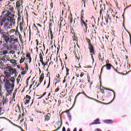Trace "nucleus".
I'll return each mask as SVG.
<instances>
[{"mask_svg":"<svg viewBox=\"0 0 131 131\" xmlns=\"http://www.w3.org/2000/svg\"><path fill=\"white\" fill-rule=\"evenodd\" d=\"M86 40L89 46L92 45V43L91 42V39L86 37Z\"/></svg>","mask_w":131,"mask_h":131,"instance_id":"cd10ccee","label":"nucleus"},{"mask_svg":"<svg viewBox=\"0 0 131 131\" xmlns=\"http://www.w3.org/2000/svg\"><path fill=\"white\" fill-rule=\"evenodd\" d=\"M29 99H27L26 100V102L25 103V105H26V104H29Z\"/></svg>","mask_w":131,"mask_h":131,"instance_id":"6e6d98bb","label":"nucleus"},{"mask_svg":"<svg viewBox=\"0 0 131 131\" xmlns=\"http://www.w3.org/2000/svg\"><path fill=\"white\" fill-rule=\"evenodd\" d=\"M81 94L84 95L85 96V97H86L88 99H90L91 100H94L95 101H96V102H100V101L97 100L96 99H95L94 98H93L88 96V95H86V94H85V93H84V92H79V93H78L75 98V101H76V99H77V97H78V96H79V95H81Z\"/></svg>","mask_w":131,"mask_h":131,"instance_id":"39448f33","label":"nucleus"},{"mask_svg":"<svg viewBox=\"0 0 131 131\" xmlns=\"http://www.w3.org/2000/svg\"><path fill=\"white\" fill-rule=\"evenodd\" d=\"M0 54L1 55H7V54H8V51L7 50H4L3 52H1Z\"/></svg>","mask_w":131,"mask_h":131,"instance_id":"c85d7f7f","label":"nucleus"},{"mask_svg":"<svg viewBox=\"0 0 131 131\" xmlns=\"http://www.w3.org/2000/svg\"><path fill=\"white\" fill-rule=\"evenodd\" d=\"M61 82V80L60 79L56 80V82H55V85H56L57 83H59V82Z\"/></svg>","mask_w":131,"mask_h":131,"instance_id":"de8ad7c7","label":"nucleus"},{"mask_svg":"<svg viewBox=\"0 0 131 131\" xmlns=\"http://www.w3.org/2000/svg\"><path fill=\"white\" fill-rule=\"evenodd\" d=\"M10 74H15L14 77L9 75H5L0 76V85H3L7 93L12 94L15 87V78L17 77V70L16 69L11 68L9 71Z\"/></svg>","mask_w":131,"mask_h":131,"instance_id":"f257e3e1","label":"nucleus"},{"mask_svg":"<svg viewBox=\"0 0 131 131\" xmlns=\"http://www.w3.org/2000/svg\"><path fill=\"white\" fill-rule=\"evenodd\" d=\"M9 18H10V24L9 26H15V24H16L15 19L11 17V15Z\"/></svg>","mask_w":131,"mask_h":131,"instance_id":"ddd939ff","label":"nucleus"},{"mask_svg":"<svg viewBox=\"0 0 131 131\" xmlns=\"http://www.w3.org/2000/svg\"><path fill=\"white\" fill-rule=\"evenodd\" d=\"M19 40H20V42L21 43H23V38H22V35L20 33V32H18Z\"/></svg>","mask_w":131,"mask_h":131,"instance_id":"5701e85b","label":"nucleus"},{"mask_svg":"<svg viewBox=\"0 0 131 131\" xmlns=\"http://www.w3.org/2000/svg\"><path fill=\"white\" fill-rule=\"evenodd\" d=\"M49 31L51 35V40L54 39V35H53V31H52V29H49Z\"/></svg>","mask_w":131,"mask_h":131,"instance_id":"393cba45","label":"nucleus"},{"mask_svg":"<svg viewBox=\"0 0 131 131\" xmlns=\"http://www.w3.org/2000/svg\"><path fill=\"white\" fill-rule=\"evenodd\" d=\"M80 24L81 26L82 27H85V32L88 31V24H86V22L84 21L83 19H80Z\"/></svg>","mask_w":131,"mask_h":131,"instance_id":"423d86ee","label":"nucleus"},{"mask_svg":"<svg viewBox=\"0 0 131 131\" xmlns=\"http://www.w3.org/2000/svg\"><path fill=\"white\" fill-rule=\"evenodd\" d=\"M83 75H84V73H81V74L80 75V77H82V76H83Z\"/></svg>","mask_w":131,"mask_h":131,"instance_id":"052dcab7","label":"nucleus"},{"mask_svg":"<svg viewBox=\"0 0 131 131\" xmlns=\"http://www.w3.org/2000/svg\"><path fill=\"white\" fill-rule=\"evenodd\" d=\"M67 116L69 118V121H71L72 120L71 114L70 113L67 114Z\"/></svg>","mask_w":131,"mask_h":131,"instance_id":"7c9ffc66","label":"nucleus"},{"mask_svg":"<svg viewBox=\"0 0 131 131\" xmlns=\"http://www.w3.org/2000/svg\"><path fill=\"white\" fill-rule=\"evenodd\" d=\"M99 57H100L101 61H102V62H103L104 61V56L101 55V54H100Z\"/></svg>","mask_w":131,"mask_h":131,"instance_id":"4c0bfd02","label":"nucleus"},{"mask_svg":"<svg viewBox=\"0 0 131 131\" xmlns=\"http://www.w3.org/2000/svg\"><path fill=\"white\" fill-rule=\"evenodd\" d=\"M2 103H0V115L4 113L3 112H2V111H1L2 110Z\"/></svg>","mask_w":131,"mask_h":131,"instance_id":"37998d69","label":"nucleus"},{"mask_svg":"<svg viewBox=\"0 0 131 131\" xmlns=\"http://www.w3.org/2000/svg\"><path fill=\"white\" fill-rule=\"evenodd\" d=\"M114 68V70H115V71H116V72H117V73H119V74H121V73L118 72V71L117 70H116V69H115L114 68Z\"/></svg>","mask_w":131,"mask_h":131,"instance_id":"3c124183","label":"nucleus"},{"mask_svg":"<svg viewBox=\"0 0 131 131\" xmlns=\"http://www.w3.org/2000/svg\"><path fill=\"white\" fill-rule=\"evenodd\" d=\"M41 53H39V58H40V62L41 61H43V52H42V50H41Z\"/></svg>","mask_w":131,"mask_h":131,"instance_id":"aec40b11","label":"nucleus"},{"mask_svg":"<svg viewBox=\"0 0 131 131\" xmlns=\"http://www.w3.org/2000/svg\"><path fill=\"white\" fill-rule=\"evenodd\" d=\"M20 79H21V75H19L16 79L17 83H19V82H20Z\"/></svg>","mask_w":131,"mask_h":131,"instance_id":"c756f323","label":"nucleus"},{"mask_svg":"<svg viewBox=\"0 0 131 131\" xmlns=\"http://www.w3.org/2000/svg\"><path fill=\"white\" fill-rule=\"evenodd\" d=\"M7 20V19L6 18V17L4 18L3 19H2L0 18V34H2V31H3V30H2V26H3V25H4V23H5L6 22V20Z\"/></svg>","mask_w":131,"mask_h":131,"instance_id":"6e6552de","label":"nucleus"},{"mask_svg":"<svg viewBox=\"0 0 131 131\" xmlns=\"http://www.w3.org/2000/svg\"><path fill=\"white\" fill-rule=\"evenodd\" d=\"M105 19L107 24H108V23H112L111 16H110L109 14L106 15Z\"/></svg>","mask_w":131,"mask_h":131,"instance_id":"9d476101","label":"nucleus"},{"mask_svg":"<svg viewBox=\"0 0 131 131\" xmlns=\"http://www.w3.org/2000/svg\"><path fill=\"white\" fill-rule=\"evenodd\" d=\"M40 62L41 63L42 65L43 66H44V67H46V64L45 63V62H43V60H42V61H40Z\"/></svg>","mask_w":131,"mask_h":131,"instance_id":"49530a36","label":"nucleus"},{"mask_svg":"<svg viewBox=\"0 0 131 131\" xmlns=\"http://www.w3.org/2000/svg\"><path fill=\"white\" fill-rule=\"evenodd\" d=\"M12 68L11 67H6L5 68V69H6V71H9L11 70Z\"/></svg>","mask_w":131,"mask_h":131,"instance_id":"473e14b6","label":"nucleus"},{"mask_svg":"<svg viewBox=\"0 0 131 131\" xmlns=\"http://www.w3.org/2000/svg\"><path fill=\"white\" fill-rule=\"evenodd\" d=\"M50 20L52 21H54V16L53 15L51 16V17H50Z\"/></svg>","mask_w":131,"mask_h":131,"instance_id":"4d7b16f0","label":"nucleus"},{"mask_svg":"<svg viewBox=\"0 0 131 131\" xmlns=\"http://www.w3.org/2000/svg\"><path fill=\"white\" fill-rule=\"evenodd\" d=\"M82 3L84 5V7L85 8V1L82 0Z\"/></svg>","mask_w":131,"mask_h":131,"instance_id":"864d4df0","label":"nucleus"},{"mask_svg":"<svg viewBox=\"0 0 131 131\" xmlns=\"http://www.w3.org/2000/svg\"><path fill=\"white\" fill-rule=\"evenodd\" d=\"M28 65L27 64H26V71H28Z\"/></svg>","mask_w":131,"mask_h":131,"instance_id":"13d9d810","label":"nucleus"},{"mask_svg":"<svg viewBox=\"0 0 131 131\" xmlns=\"http://www.w3.org/2000/svg\"><path fill=\"white\" fill-rule=\"evenodd\" d=\"M36 46L37 47V46H38V45H39L38 40V39H36Z\"/></svg>","mask_w":131,"mask_h":131,"instance_id":"e2e57ef3","label":"nucleus"},{"mask_svg":"<svg viewBox=\"0 0 131 131\" xmlns=\"http://www.w3.org/2000/svg\"><path fill=\"white\" fill-rule=\"evenodd\" d=\"M26 57L27 58H28V59H29V58H31L30 53L29 52L27 53L26 55Z\"/></svg>","mask_w":131,"mask_h":131,"instance_id":"c9c22d12","label":"nucleus"},{"mask_svg":"<svg viewBox=\"0 0 131 131\" xmlns=\"http://www.w3.org/2000/svg\"><path fill=\"white\" fill-rule=\"evenodd\" d=\"M24 61H25V53H23L22 56L19 61L20 64H22V63H23V62H24Z\"/></svg>","mask_w":131,"mask_h":131,"instance_id":"f3484780","label":"nucleus"},{"mask_svg":"<svg viewBox=\"0 0 131 131\" xmlns=\"http://www.w3.org/2000/svg\"><path fill=\"white\" fill-rule=\"evenodd\" d=\"M104 90H106V91H110L111 92H113V93H114V98L110 102L108 103V104H111L112 102H113L114 99H115V92H114V91L111 89H109L108 88H104Z\"/></svg>","mask_w":131,"mask_h":131,"instance_id":"2eb2a0df","label":"nucleus"},{"mask_svg":"<svg viewBox=\"0 0 131 131\" xmlns=\"http://www.w3.org/2000/svg\"><path fill=\"white\" fill-rule=\"evenodd\" d=\"M70 110H71V108H70L68 110L65 111L63 112L62 113H68V114L69 113H69V112H70Z\"/></svg>","mask_w":131,"mask_h":131,"instance_id":"58836bf2","label":"nucleus"},{"mask_svg":"<svg viewBox=\"0 0 131 131\" xmlns=\"http://www.w3.org/2000/svg\"><path fill=\"white\" fill-rule=\"evenodd\" d=\"M27 73V71H23L21 72V75H24L26 74Z\"/></svg>","mask_w":131,"mask_h":131,"instance_id":"79ce46f5","label":"nucleus"},{"mask_svg":"<svg viewBox=\"0 0 131 131\" xmlns=\"http://www.w3.org/2000/svg\"><path fill=\"white\" fill-rule=\"evenodd\" d=\"M96 131H102L101 129L97 128L95 129Z\"/></svg>","mask_w":131,"mask_h":131,"instance_id":"774afa93","label":"nucleus"},{"mask_svg":"<svg viewBox=\"0 0 131 131\" xmlns=\"http://www.w3.org/2000/svg\"><path fill=\"white\" fill-rule=\"evenodd\" d=\"M50 115H51V114L50 113L47 114V115L45 116V121H49V120L50 118Z\"/></svg>","mask_w":131,"mask_h":131,"instance_id":"412c9836","label":"nucleus"},{"mask_svg":"<svg viewBox=\"0 0 131 131\" xmlns=\"http://www.w3.org/2000/svg\"><path fill=\"white\" fill-rule=\"evenodd\" d=\"M35 28H36L37 31V33H39V31H38V28H37V27H36V26H35Z\"/></svg>","mask_w":131,"mask_h":131,"instance_id":"680f3d73","label":"nucleus"},{"mask_svg":"<svg viewBox=\"0 0 131 131\" xmlns=\"http://www.w3.org/2000/svg\"><path fill=\"white\" fill-rule=\"evenodd\" d=\"M72 22H73V18H72V17H71V19H70V23H72Z\"/></svg>","mask_w":131,"mask_h":131,"instance_id":"69168bd1","label":"nucleus"},{"mask_svg":"<svg viewBox=\"0 0 131 131\" xmlns=\"http://www.w3.org/2000/svg\"><path fill=\"white\" fill-rule=\"evenodd\" d=\"M21 6H22V1H18L16 3V7L17 10H20V8H21Z\"/></svg>","mask_w":131,"mask_h":131,"instance_id":"f8f14e48","label":"nucleus"},{"mask_svg":"<svg viewBox=\"0 0 131 131\" xmlns=\"http://www.w3.org/2000/svg\"><path fill=\"white\" fill-rule=\"evenodd\" d=\"M53 25H54V20H50L49 25V29H52V27L53 26Z\"/></svg>","mask_w":131,"mask_h":131,"instance_id":"4be33fe9","label":"nucleus"},{"mask_svg":"<svg viewBox=\"0 0 131 131\" xmlns=\"http://www.w3.org/2000/svg\"><path fill=\"white\" fill-rule=\"evenodd\" d=\"M11 54H12V55H14V54H15V51L11 50L10 51Z\"/></svg>","mask_w":131,"mask_h":131,"instance_id":"0e129e2a","label":"nucleus"},{"mask_svg":"<svg viewBox=\"0 0 131 131\" xmlns=\"http://www.w3.org/2000/svg\"><path fill=\"white\" fill-rule=\"evenodd\" d=\"M106 67V69L107 70H110L111 69V67H113V68H114V67H113V66H112L111 64H106L104 66H103L102 68H101V73L103 71V69H104V68Z\"/></svg>","mask_w":131,"mask_h":131,"instance_id":"0eeeda50","label":"nucleus"},{"mask_svg":"<svg viewBox=\"0 0 131 131\" xmlns=\"http://www.w3.org/2000/svg\"><path fill=\"white\" fill-rule=\"evenodd\" d=\"M2 34L3 35V38H4L6 42H8V41H10V39L11 38V37H14V35L10 36V35H9V34L6 32H3Z\"/></svg>","mask_w":131,"mask_h":131,"instance_id":"7ed1b4c3","label":"nucleus"},{"mask_svg":"<svg viewBox=\"0 0 131 131\" xmlns=\"http://www.w3.org/2000/svg\"><path fill=\"white\" fill-rule=\"evenodd\" d=\"M76 57L78 60H79V59H80V55H79V53L76 54Z\"/></svg>","mask_w":131,"mask_h":131,"instance_id":"e433bc0d","label":"nucleus"},{"mask_svg":"<svg viewBox=\"0 0 131 131\" xmlns=\"http://www.w3.org/2000/svg\"><path fill=\"white\" fill-rule=\"evenodd\" d=\"M45 78V74H43V73H42L40 77H39V83L38 84V85H37V88H38L39 85H40V84L42 82V81H43V79Z\"/></svg>","mask_w":131,"mask_h":131,"instance_id":"1a4fd4ad","label":"nucleus"},{"mask_svg":"<svg viewBox=\"0 0 131 131\" xmlns=\"http://www.w3.org/2000/svg\"><path fill=\"white\" fill-rule=\"evenodd\" d=\"M28 59L29 61V63H31V57L29 58Z\"/></svg>","mask_w":131,"mask_h":131,"instance_id":"338daca9","label":"nucleus"},{"mask_svg":"<svg viewBox=\"0 0 131 131\" xmlns=\"http://www.w3.org/2000/svg\"><path fill=\"white\" fill-rule=\"evenodd\" d=\"M66 67V72H67L66 76H68V75H69V69H68V68H66V67Z\"/></svg>","mask_w":131,"mask_h":131,"instance_id":"72a5a7b5","label":"nucleus"},{"mask_svg":"<svg viewBox=\"0 0 131 131\" xmlns=\"http://www.w3.org/2000/svg\"><path fill=\"white\" fill-rule=\"evenodd\" d=\"M14 32H15V30H14V29H12V30H11L10 31V33H14Z\"/></svg>","mask_w":131,"mask_h":131,"instance_id":"bf43d9fd","label":"nucleus"},{"mask_svg":"<svg viewBox=\"0 0 131 131\" xmlns=\"http://www.w3.org/2000/svg\"><path fill=\"white\" fill-rule=\"evenodd\" d=\"M47 105H49L50 108H52L53 106H55L56 105V103L54 101V100H50L49 102H48Z\"/></svg>","mask_w":131,"mask_h":131,"instance_id":"4468645a","label":"nucleus"},{"mask_svg":"<svg viewBox=\"0 0 131 131\" xmlns=\"http://www.w3.org/2000/svg\"><path fill=\"white\" fill-rule=\"evenodd\" d=\"M9 41L11 42V43H12V45H15V43L19 42V41H18V38H17L14 39V38L10 37V40Z\"/></svg>","mask_w":131,"mask_h":131,"instance_id":"9b49d317","label":"nucleus"},{"mask_svg":"<svg viewBox=\"0 0 131 131\" xmlns=\"http://www.w3.org/2000/svg\"><path fill=\"white\" fill-rule=\"evenodd\" d=\"M84 11L82 10L81 11V17L80 20H83V16H84V13H83Z\"/></svg>","mask_w":131,"mask_h":131,"instance_id":"b1692460","label":"nucleus"},{"mask_svg":"<svg viewBox=\"0 0 131 131\" xmlns=\"http://www.w3.org/2000/svg\"><path fill=\"white\" fill-rule=\"evenodd\" d=\"M105 123H114V122L112 121V120H106L104 121Z\"/></svg>","mask_w":131,"mask_h":131,"instance_id":"a878e982","label":"nucleus"},{"mask_svg":"<svg viewBox=\"0 0 131 131\" xmlns=\"http://www.w3.org/2000/svg\"><path fill=\"white\" fill-rule=\"evenodd\" d=\"M10 4H11V2H10V1H8L7 2H6V6H9V5H10Z\"/></svg>","mask_w":131,"mask_h":131,"instance_id":"603ef678","label":"nucleus"},{"mask_svg":"<svg viewBox=\"0 0 131 131\" xmlns=\"http://www.w3.org/2000/svg\"><path fill=\"white\" fill-rule=\"evenodd\" d=\"M46 94H47V92H45L41 96L38 97V99H41V98H42V97H44L45 96H46Z\"/></svg>","mask_w":131,"mask_h":131,"instance_id":"ea45409f","label":"nucleus"},{"mask_svg":"<svg viewBox=\"0 0 131 131\" xmlns=\"http://www.w3.org/2000/svg\"><path fill=\"white\" fill-rule=\"evenodd\" d=\"M59 87L58 86L57 88H56L55 90V93H58L59 92V91H60V89L59 88Z\"/></svg>","mask_w":131,"mask_h":131,"instance_id":"c03bdc74","label":"nucleus"},{"mask_svg":"<svg viewBox=\"0 0 131 131\" xmlns=\"http://www.w3.org/2000/svg\"><path fill=\"white\" fill-rule=\"evenodd\" d=\"M100 92L101 93H102V94H105V91L104 90V89L100 88Z\"/></svg>","mask_w":131,"mask_h":131,"instance_id":"09e8293b","label":"nucleus"},{"mask_svg":"<svg viewBox=\"0 0 131 131\" xmlns=\"http://www.w3.org/2000/svg\"><path fill=\"white\" fill-rule=\"evenodd\" d=\"M50 85H51V77H49V83L47 87V89H49L50 88Z\"/></svg>","mask_w":131,"mask_h":131,"instance_id":"f704fd0d","label":"nucleus"},{"mask_svg":"<svg viewBox=\"0 0 131 131\" xmlns=\"http://www.w3.org/2000/svg\"><path fill=\"white\" fill-rule=\"evenodd\" d=\"M10 61V63L13 64V67H16V65H17V61L15 59H11Z\"/></svg>","mask_w":131,"mask_h":131,"instance_id":"6ab92c4d","label":"nucleus"},{"mask_svg":"<svg viewBox=\"0 0 131 131\" xmlns=\"http://www.w3.org/2000/svg\"><path fill=\"white\" fill-rule=\"evenodd\" d=\"M16 110H18L19 111H20V110H21V107H20V106H19V105H17V107H16Z\"/></svg>","mask_w":131,"mask_h":131,"instance_id":"a18cd8bd","label":"nucleus"},{"mask_svg":"<svg viewBox=\"0 0 131 131\" xmlns=\"http://www.w3.org/2000/svg\"><path fill=\"white\" fill-rule=\"evenodd\" d=\"M14 11V7L11 5H5V8L4 11L2 12L3 16L4 17H11V15L13 13H15Z\"/></svg>","mask_w":131,"mask_h":131,"instance_id":"f03ea898","label":"nucleus"},{"mask_svg":"<svg viewBox=\"0 0 131 131\" xmlns=\"http://www.w3.org/2000/svg\"><path fill=\"white\" fill-rule=\"evenodd\" d=\"M25 99H28V100H30V99H31V97H30V96L27 95L26 96V98L25 97Z\"/></svg>","mask_w":131,"mask_h":131,"instance_id":"a19ab883","label":"nucleus"},{"mask_svg":"<svg viewBox=\"0 0 131 131\" xmlns=\"http://www.w3.org/2000/svg\"><path fill=\"white\" fill-rule=\"evenodd\" d=\"M17 15L18 16L17 21L19 22V21H21V12H20V9H17Z\"/></svg>","mask_w":131,"mask_h":131,"instance_id":"a211bd4d","label":"nucleus"},{"mask_svg":"<svg viewBox=\"0 0 131 131\" xmlns=\"http://www.w3.org/2000/svg\"><path fill=\"white\" fill-rule=\"evenodd\" d=\"M50 6H51V8L53 9V7H54V3L53 2H51Z\"/></svg>","mask_w":131,"mask_h":131,"instance_id":"5fc2aeb1","label":"nucleus"},{"mask_svg":"<svg viewBox=\"0 0 131 131\" xmlns=\"http://www.w3.org/2000/svg\"><path fill=\"white\" fill-rule=\"evenodd\" d=\"M29 79H30V77H29V78H28L26 81V88H27V86H28V81H29Z\"/></svg>","mask_w":131,"mask_h":131,"instance_id":"2f4dec72","label":"nucleus"},{"mask_svg":"<svg viewBox=\"0 0 131 131\" xmlns=\"http://www.w3.org/2000/svg\"><path fill=\"white\" fill-rule=\"evenodd\" d=\"M2 60H3V61H7V60L9 61V57H8V56H7V55H5L3 57Z\"/></svg>","mask_w":131,"mask_h":131,"instance_id":"bb28decb","label":"nucleus"},{"mask_svg":"<svg viewBox=\"0 0 131 131\" xmlns=\"http://www.w3.org/2000/svg\"><path fill=\"white\" fill-rule=\"evenodd\" d=\"M17 89L15 90L14 92V93L13 94V97H15V96L16 95V93H17Z\"/></svg>","mask_w":131,"mask_h":131,"instance_id":"8fccbe9b","label":"nucleus"},{"mask_svg":"<svg viewBox=\"0 0 131 131\" xmlns=\"http://www.w3.org/2000/svg\"><path fill=\"white\" fill-rule=\"evenodd\" d=\"M99 121H100V119H97L96 120H95L94 121V122L91 123L90 124V125H93L94 124H101V122H100Z\"/></svg>","mask_w":131,"mask_h":131,"instance_id":"dca6fc26","label":"nucleus"},{"mask_svg":"<svg viewBox=\"0 0 131 131\" xmlns=\"http://www.w3.org/2000/svg\"><path fill=\"white\" fill-rule=\"evenodd\" d=\"M89 49L90 50V55L92 57V60L93 61L95 60V59H94V55H95L96 53H95V48L94 47V46L92 45H90Z\"/></svg>","mask_w":131,"mask_h":131,"instance_id":"20e7f679","label":"nucleus"}]
</instances>
